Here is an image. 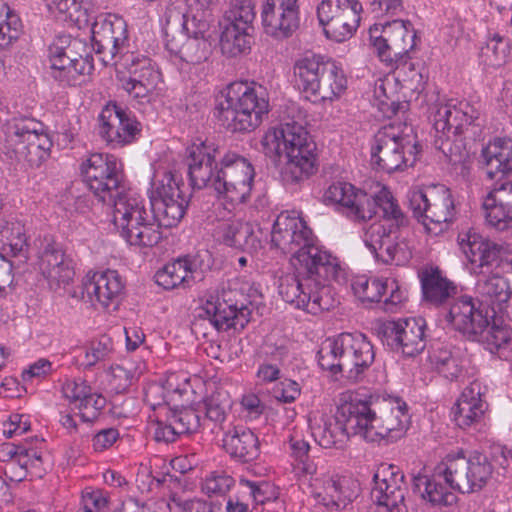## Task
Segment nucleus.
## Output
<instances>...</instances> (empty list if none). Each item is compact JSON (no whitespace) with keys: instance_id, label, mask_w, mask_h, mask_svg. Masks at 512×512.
<instances>
[{"instance_id":"obj_49","label":"nucleus","mask_w":512,"mask_h":512,"mask_svg":"<svg viewBox=\"0 0 512 512\" xmlns=\"http://www.w3.org/2000/svg\"><path fill=\"white\" fill-rule=\"evenodd\" d=\"M352 289L363 302H379L388 290V280L359 276L353 280Z\"/></svg>"},{"instance_id":"obj_60","label":"nucleus","mask_w":512,"mask_h":512,"mask_svg":"<svg viewBox=\"0 0 512 512\" xmlns=\"http://www.w3.org/2000/svg\"><path fill=\"white\" fill-rule=\"evenodd\" d=\"M105 406L106 398L91 389L90 393H87L79 402L78 409L84 422H92L98 418Z\"/></svg>"},{"instance_id":"obj_18","label":"nucleus","mask_w":512,"mask_h":512,"mask_svg":"<svg viewBox=\"0 0 512 512\" xmlns=\"http://www.w3.org/2000/svg\"><path fill=\"white\" fill-rule=\"evenodd\" d=\"M425 327L422 318L387 320L378 325L377 333L391 350L406 357H415L426 347Z\"/></svg>"},{"instance_id":"obj_50","label":"nucleus","mask_w":512,"mask_h":512,"mask_svg":"<svg viewBox=\"0 0 512 512\" xmlns=\"http://www.w3.org/2000/svg\"><path fill=\"white\" fill-rule=\"evenodd\" d=\"M205 406V419L204 425L207 421L212 422L215 426H219L224 430L223 423L226 419L227 409L230 408L231 403L228 394L225 391L213 392L204 401Z\"/></svg>"},{"instance_id":"obj_1","label":"nucleus","mask_w":512,"mask_h":512,"mask_svg":"<svg viewBox=\"0 0 512 512\" xmlns=\"http://www.w3.org/2000/svg\"><path fill=\"white\" fill-rule=\"evenodd\" d=\"M271 242L284 253L293 254L295 260L296 273H286L278 279L282 299L313 315L334 308L337 301L328 283L345 281V271L336 257L314 244L313 232L306 222L281 213L274 222Z\"/></svg>"},{"instance_id":"obj_47","label":"nucleus","mask_w":512,"mask_h":512,"mask_svg":"<svg viewBox=\"0 0 512 512\" xmlns=\"http://www.w3.org/2000/svg\"><path fill=\"white\" fill-rule=\"evenodd\" d=\"M239 485L242 488V494H247L255 502L254 506L279 505L277 502L279 492L272 483L241 478Z\"/></svg>"},{"instance_id":"obj_48","label":"nucleus","mask_w":512,"mask_h":512,"mask_svg":"<svg viewBox=\"0 0 512 512\" xmlns=\"http://www.w3.org/2000/svg\"><path fill=\"white\" fill-rule=\"evenodd\" d=\"M50 13L58 16L63 21H69L81 26L87 21L86 9L79 0H45Z\"/></svg>"},{"instance_id":"obj_62","label":"nucleus","mask_w":512,"mask_h":512,"mask_svg":"<svg viewBox=\"0 0 512 512\" xmlns=\"http://www.w3.org/2000/svg\"><path fill=\"white\" fill-rule=\"evenodd\" d=\"M260 241L254 235L252 226L249 223H238L236 230V239H234V248L247 252H254L260 248Z\"/></svg>"},{"instance_id":"obj_39","label":"nucleus","mask_w":512,"mask_h":512,"mask_svg":"<svg viewBox=\"0 0 512 512\" xmlns=\"http://www.w3.org/2000/svg\"><path fill=\"white\" fill-rule=\"evenodd\" d=\"M317 84L319 88L316 87L311 96L322 101H333L346 90L347 78L343 69L335 61L326 60Z\"/></svg>"},{"instance_id":"obj_43","label":"nucleus","mask_w":512,"mask_h":512,"mask_svg":"<svg viewBox=\"0 0 512 512\" xmlns=\"http://www.w3.org/2000/svg\"><path fill=\"white\" fill-rule=\"evenodd\" d=\"M326 60L320 55H306L297 60L293 67L295 83L300 90L311 95L313 90L319 88L317 82L322 74Z\"/></svg>"},{"instance_id":"obj_6","label":"nucleus","mask_w":512,"mask_h":512,"mask_svg":"<svg viewBox=\"0 0 512 512\" xmlns=\"http://www.w3.org/2000/svg\"><path fill=\"white\" fill-rule=\"evenodd\" d=\"M81 170L86 182H73L62 196L64 208L70 213L89 212L93 197L103 203L111 200L113 190L119 188L122 181L117 162H87L83 163Z\"/></svg>"},{"instance_id":"obj_57","label":"nucleus","mask_w":512,"mask_h":512,"mask_svg":"<svg viewBox=\"0 0 512 512\" xmlns=\"http://www.w3.org/2000/svg\"><path fill=\"white\" fill-rule=\"evenodd\" d=\"M234 479L224 471L211 472L202 483V491L208 497L224 496L234 485Z\"/></svg>"},{"instance_id":"obj_63","label":"nucleus","mask_w":512,"mask_h":512,"mask_svg":"<svg viewBox=\"0 0 512 512\" xmlns=\"http://www.w3.org/2000/svg\"><path fill=\"white\" fill-rule=\"evenodd\" d=\"M169 512H213L210 503L200 499L172 497L168 502Z\"/></svg>"},{"instance_id":"obj_31","label":"nucleus","mask_w":512,"mask_h":512,"mask_svg":"<svg viewBox=\"0 0 512 512\" xmlns=\"http://www.w3.org/2000/svg\"><path fill=\"white\" fill-rule=\"evenodd\" d=\"M39 268L52 289L68 285L75 275L72 259L54 241L47 243L41 252Z\"/></svg>"},{"instance_id":"obj_41","label":"nucleus","mask_w":512,"mask_h":512,"mask_svg":"<svg viewBox=\"0 0 512 512\" xmlns=\"http://www.w3.org/2000/svg\"><path fill=\"white\" fill-rule=\"evenodd\" d=\"M439 475H436V468L432 477L418 475L413 479V489L420 493L421 497L434 506H450L454 504L457 497L441 483Z\"/></svg>"},{"instance_id":"obj_27","label":"nucleus","mask_w":512,"mask_h":512,"mask_svg":"<svg viewBox=\"0 0 512 512\" xmlns=\"http://www.w3.org/2000/svg\"><path fill=\"white\" fill-rule=\"evenodd\" d=\"M225 162V173L216 181L215 192L232 206L245 203L250 197L255 172L251 162Z\"/></svg>"},{"instance_id":"obj_52","label":"nucleus","mask_w":512,"mask_h":512,"mask_svg":"<svg viewBox=\"0 0 512 512\" xmlns=\"http://www.w3.org/2000/svg\"><path fill=\"white\" fill-rule=\"evenodd\" d=\"M186 156L189 160H246L242 156L227 158L221 155L219 147L214 141L197 137L186 148Z\"/></svg>"},{"instance_id":"obj_40","label":"nucleus","mask_w":512,"mask_h":512,"mask_svg":"<svg viewBox=\"0 0 512 512\" xmlns=\"http://www.w3.org/2000/svg\"><path fill=\"white\" fill-rule=\"evenodd\" d=\"M0 243V253H4L5 258L22 256L27 259L29 244L22 223L0 219Z\"/></svg>"},{"instance_id":"obj_17","label":"nucleus","mask_w":512,"mask_h":512,"mask_svg":"<svg viewBox=\"0 0 512 512\" xmlns=\"http://www.w3.org/2000/svg\"><path fill=\"white\" fill-rule=\"evenodd\" d=\"M122 66L128 76L119 77L121 88L139 104L148 103L151 95L162 84V74L155 63L140 54H128L123 58Z\"/></svg>"},{"instance_id":"obj_26","label":"nucleus","mask_w":512,"mask_h":512,"mask_svg":"<svg viewBox=\"0 0 512 512\" xmlns=\"http://www.w3.org/2000/svg\"><path fill=\"white\" fill-rule=\"evenodd\" d=\"M261 19L268 35L278 39L291 36L299 27L298 0H265Z\"/></svg>"},{"instance_id":"obj_58","label":"nucleus","mask_w":512,"mask_h":512,"mask_svg":"<svg viewBox=\"0 0 512 512\" xmlns=\"http://www.w3.org/2000/svg\"><path fill=\"white\" fill-rule=\"evenodd\" d=\"M484 160H512V139L495 137L482 148Z\"/></svg>"},{"instance_id":"obj_36","label":"nucleus","mask_w":512,"mask_h":512,"mask_svg":"<svg viewBox=\"0 0 512 512\" xmlns=\"http://www.w3.org/2000/svg\"><path fill=\"white\" fill-rule=\"evenodd\" d=\"M476 292L481 297L482 303L491 306V313L507 309L512 301V293L509 291L508 282L499 274L486 275L484 271L478 272Z\"/></svg>"},{"instance_id":"obj_51","label":"nucleus","mask_w":512,"mask_h":512,"mask_svg":"<svg viewBox=\"0 0 512 512\" xmlns=\"http://www.w3.org/2000/svg\"><path fill=\"white\" fill-rule=\"evenodd\" d=\"M489 319V326L484 328V331L480 338L475 341L485 342L487 345L500 349L506 346L512 339V329L503 324V321L495 318V314L492 313Z\"/></svg>"},{"instance_id":"obj_45","label":"nucleus","mask_w":512,"mask_h":512,"mask_svg":"<svg viewBox=\"0 0 512 512\" xmlns=\"http://www.w3.org/2000/svg\"><path fill=\"white\" fill-rule=\"evenodd\" d=\"M225 162H193L188 174L193 189L211 186L215 190L216 181L225 173Z\"/></svg>"},{"instance_id":"obj_9","label":"nucleus","mask_w":512,"mask_h":512,"mask_svg":"<svg viewBox=\"0 0 512 512\" xmlns=\"http://www.w3.org/2000/svg\"><path fill=\"white\" fill-rule=\"evenodd\" d=\"M431 121L435 130V146L448 157L446 145L449 134L453 130L455 136L464 135L480 139L483 124L478 109L465 100L449 99L445 103H437L431 108Z\"/></svg>"},{"instance_id":"obj_3","label":"nucleus","mask_w":512,"mask_h":512,"mask_svg":"<svg viewBox=\"0 0 512 512\" xmlns=\"http://www.w3.org/2000/svg\"><path fill=\"white\" fill-rule=\"evenodd\" d=\"M270 109L269 94L256 82L230 83L217 99L215 117L231 132H250L262 122Z\"/></svg>"},{"instance_id":"obj_5","label":"nucleus","mask_w":512,"mask_h":512,"mask_svg":"<svg viewBox=\"0 0 512 512\" xmlns=\"http://www.w3.org/2000/svg\"><path fill=\"white\" fill-rule=\"evenodd\" d=\"M323 370L334 375L341 374L352 382H358L374 362L373 345L362 333H341L327 338L317 353Z\"/></svg>"},{"instance_id":"obj_44","label":"nucleus","mask_w":512,"mask_h":512,"mask_svg":"<svg viewBox=\"0 0 512 512\" xmlns=\"http://www.w3.org/2000/svg\"><path fill=\"white\" fill-rule=\"evenodd\" d=\"M344 425L339 422L337 415L333 421H323V424L311 426L312 435L323 448L342 449L351 436Z\"/></svg>"},{"instance_id":"obj_34","label":"nucleus","mask_w":512,"mask_h":512,"mask_svg":"<svg viewBox=\"0 0 512 512\" xmlns=\"http://www.w3.org/2000/svg\"><path fill=\"white\" fill-rule=\"evenodd\" d=\"M406 404H397L385 409L380 415L374 413L373 431L367 435L368 442L392 443L400 439L406 431Z\"/></svg>"},{"instance_id":"obj_28","label":"nucleus","mask_w":512,"mask_h":512,"mask_svg":"<svg viewBox=\"0 0 512 512\" xmlns=\"http://www.w3.org/2000/svg\"><path fill=\"white\" fill-rule=\"evenodd\" d=\"M364 242L375 258L385 264L403 265L411 257L407 243L381 223H374L367 229Z\"/></svg>"},{"instance_id":"obj_10","label":"nucleus","mask_w":512,"mask_h":512,"mask_svg":"<svg viewBox=\"0 0 512 512\" xmlns=\"http://www.w3.org/2000/svg\"><path fill=\"white\" fill-rule=\"evenodd\" d=\"M493 472V466L485 454L463 450L449 453L436 466V475L443 477L446 484L461 493H471L486 485Z\"/></svg>"},{"instance_id":"obj_12","label":"nucleus","mask_w":512,"mask_h":512,"mask_svg":"<svg viewBox=\"0 0 512 512\" xmlns=\"http://www.w3.org/2000/svg\"><path fill=\"white\" fill-rule=\"evenodd\" d=\"M415 33L409 21L394 20L374 24L369 29L370 44L381 62L390 70L405 72L409 51L414 47Z\"/></svg>"},{"instance_id":"obj_30","label":"nucleus","mask_w":512,"mask_h":512,"mask_svg":"<svg viewBox=\"0 0 512 512\" xmlns=\"http://www.w3.org/2000/svg\"><path fill=\"white\" fill-rule=\"evenodd\" d=\"M91 302L94 299L104 308L116 309L121 301L124 284L116 270L87 274L82 285Z\"/></svg>"},{"instance_id":"obj_24","label":"nucleus","mask_w":512,"mask_h":512,"mask_svg":"<svg viewBox=\"0 0 512 512\" xmlns=\"http://www.w3.org/2000/svg\"><path fill=\"white\" fill-rule=\"evenodd\" d=\"M310 487L315 501L331 510L344 509L359 493L357 481L339 476L311 475Z\"/></svg>"},{"instance_id":"obj_42","label":"nucleus","mask_w":512,"mask_h":512,"mask_svg":"<svg viewBox=\"0 0 512 512\" xmlns=\"http://www.w3.org/2000/svg\"><path fill=\"white\" fill-rule=\"evenodd\" d=\"M362 10V4L358 0H352V3L325 27L326 36L336 42L350 38L359 26Z\"/></svg>"},{"instance_id":"obj_33","label":"nucleus","mask_w":512,"mask_h":512,"mask_svg":"<svg viewBox=\"0 0 512 512\" xmlns=\"http://www.w3.org/2000/svg\"><path fill=\"white\" fill-rule=\"evenodd\" d=\"M111 201L114 206L113 222L120 231L139 224V221H147L146 216L150 214V210H147L145 200L136 193H121L117 188L113 190Z\"/></svg>"},{"instance_id":"obj_8","label":"nucleus","mask_w":512,"mask_h":512,"mask_svg":"<svg viewBox=\"0 0 512 512\" xmlns=\"http://www.w3.org/2000/svg\"><path fill=\"white\" fill-rule=\"evenodd\" d=\"M208 25L193 15L171 9L166 15V48L182 61L198 64L209 56V43L204 38Z\"/></svg>"},{"instance_id":"obj_13","label":"nucleus","mask_w":512,"mask_h":512,"mask_svg":"<svg viewBox=\"0 0 512 512\" xmlns=\"http://www.w3.org/2000/svg\"><path fill=\"white\" fill-rule=\"evenodd\" d=\"M83 43L70 35H57L48 48L51 76L63 86L80 84L81 77L89 75L93 69L91 56H82Z\"/></svg>"},{"instance_id":"obj_11","label":"nucleus","mask_w":512,"mask_h":512,"mask_svg":"<svg viewBox=\"0 0 512 512\" xmlns=\"http://www.w3.org/2000/svg\"><path fill=\"white\" fill-rule=\"evenodd\" d=\"M409 207L430 234L438 235L448 229L455 219V205L450 189L434 184L424 190L412 188L408 194Z\"/></svg>"},{"instance_id":"obj_61","label":"nucleus","mask_w":512,"mask_h":512,"mask_svg":"<svg viewBox=\"0 0 512 512\" xmlns=\"http://www.w3.org/2000/svg\"><path fill=\"white\" fill-rule=\"evenodd\" d=\"M351 3L352 0H322L317 7V17L323 29Z\"/></svg>"},{"instance_id":"obj_23","label":"nucleus","mask_w":512,"mask_h":512,"mask_svg":"<svg viewBox=\"0 0 512 512\" xmlns=\"http://www.w3.org/2000/svg\"><path fill=\"white\" fill-rule=\"evenodd\" d=\"M490 314L480 300L471 296H460L453 301L446 320L467 339L474 341L481 337L484 328L489 326Z\"/></svg>"},{"instance_id":"obj_19","label":"nucleus","mask_w":512,"mask_h":512,"mask_svg":"<svg viewBox=\"0 0 512 512\" xmlns=\"http://www.w3.org/2000/svg\"><path fill=\"white\" fill-rule=\"evenodd\" d=\"M371 499L384 512H415L405 502L407 486L404 474L393 464H381L373 476Z\"/></svg>"},{"instance_id":"obj_4","label":"nucleus","mask_w":512,"mask_h":512,"mask_svg":"<svg viewBox=\"0 0 512 512\" xmlns=\"http://www.w3.org/2000/svg\"><path fill=\"white\" fill-rule=\"evenodd\" d=\"M324 201L338 205L348 217L355 220H370L380 210L383 218L397 228L408 224V218L386 186H381L374 194H368L350 183L336 182L325 191Z\"/></svg>"},{"instance_id":"obj_7","label":"nucleus","mask_w":512,"mask_h":512,"mask_svg":"<svg viewBox=\"0 0 512 512\" xmlns=\"http://www.w3.org/2000/svg\"><path fill=\"white\" fill-rule=\"evenodd\" d=\"M287 111L291 121H285L265 134L262 141L265 155L285 157L286 160H312L316 145L304 127L307 112L296 103H291Z\"/></svg>"},{"instance_id":"obj_20","label":"nucleus","mask_w":512,"mask_h":512,"mask_svg":"<svg viewBox=\"0 0 512 512\" xmlns=\"http://www.w3.org/2000/svg\"><path fill=\"white\" fill-rule=\"evenodd\" d=\"M232 291L211 295L200 308L198 317L207 319L217 331L231 328L243 330L250 321L251 309L244 303L232 299Z\"/></svg>"},{"instance_id":"obj_16","label":"nucleus","mask_w":512,"mask_h":512,"mask_svg":"<svg viewBox=\"0 0 512 512\" xmlns=\"http://www.w3.org/2000/svg\"><path fill=\"white\" fill-rule=\"evenodd\" d=\"M92 41L96 54L104 65L123 63L129 46L128 30L125 20L116 14H102L96 17L92 25Z\"/></svg>"},{"instance_id":"obj_59","label":"nucleus","mask_w":512,"mask_h":512,"mask_svg":"<svg viewBox=\"0 0 512 512\" xmlns=\"http://www.w3.org/2000/svg\"><path fill=\"white\" fill-rule=\"evenodd\" d=\"M169 417L180 435L196 432L201 426L200 416L192 408L174 411Z\"/></svg>"},{"instance_id":"obj_32","label":"nucleus","mask_w":512,"mask_h":512,"mask_svg":"<svg viewBox=\"0 0 512 512\" xmlns=\"http://www.w3.org/2000/svg\"><path fill=\"white\" fill-rule=\"evenodd\" d=\"M374 411L367 401L351 399L339 405L337 419L350 435H359L368 441L367 435L373 431Z\"/></svg>"},{"instance_id":"obj_56","label":"nucleus","mask_w":512,"mask_h":512,"mask_svg":"<svg viewBox=\"0 0 512 512\" xmlns=\"http://www.w3.org/2000/svg\"><path fill=\"white\" fill-rule=\"evenodd\" d=\"M510 51L509 40L499 33L490 37L483 49V54L493 66H499L506 62Z\"/></svg>"},{"instance_id":"obj_25","label":"nucleus","mask_w":512,"mask_h":512,"mask_svg":"<svg viewBox=\"0 0 512 512\" xmlns=\"http://www.w3.org/2000/svg\"><path fill=\"white\" fill-rule=\"evenodd\" d=\"M99 122V134L112 147L130 144L141 130L136 118L116 104L102 110Z\"/></svg>"},{"instance_id":"obj_46","label":"nucleus","mask_w":512,"mask_h":512,"mask_svg":"<svg viewBox=\"0 0 512 512\" xmlns=\"http://www.w3.org/2000/svg\"><path fill=\"white\" fill-rule=\"evenodd\" d=\"M220 47L222 53L230 57L244 53L250 48V30L225 22Z\"/></svg>"},{"instance_id":"obj_38","label":"nucleus","mask_w":512,"mask_h":512,"mask_svg":"<svg viewBox=\"0 0 512 512\" xmlns=\"http://www.w3.org/2000/svg\"><path fill=\"white\" fill-rule=\"evenodd\" d=\"M423 300L427 303L440 306L446 304L457 294V286L443 276L438 267L422 271L419 275Z\"/></svg>"},{"instance_id":"obj_14","label":"nucleus","mask_w":512,"mask_h":512,"mask_svg":"<svg viewBox=\"0 0 512 512\" xmlns=\"http://www.w3.org/2000/svg\"><path fill=\"white\" fill-rule=\"evenodd\" d=\"M5 135L12 150L11 160H45L49 156L52 141L44 125L34 118L17 117L7 121Z\"/></svg>"},{"instance_id":"obj_64","label":"nucleus","mask_w":512,"mask_h":512,"mask_svg":"<svg viewBox=\"0 0 512 512\" xmlns=\"http://www.w3.org/2000/svg\"><path fill=\"white\" fill-rule=\"evenodd\" d=\"M22 27L20 17H12L7 27H0V48L5 49L11 46L20 37Z\"/></svg>"},{"instance_id":"obj_21","label":"nucleus","mask_w":512,"mask_h":512,"mask_svg":"<svg viewBox=\"0 0 512 512\" xmlns=\"http://www.w3.org/2000/svg\"><path fill=\"white\" fill-rule=\"evenodd\" d=\"M420 149L421 145L415 141L412 126L393 122L382 127L375 134L371 145V158L386 160L397 157L406 160V153L416 157Z\"/></svg>"},{"instance_id":"obj_15","label":"nucleus","mask_w":512,"mask_h":512,"mask_svg":"<svg viewBox=\"0 0 512 512\" xmlns=\"http://www.w3.org/2000/svg\"><path fill=\"white\" fill-rule=\"evenodd\" d=\"M495 168L492 162H485L482 167L486 177L496 180L494 188L483 202L487 223L498 231L512 228V181L506 177L512 173V162H497Z\"/></svg>"},{"instance_id":"obj_53","label":"nucleus","mask_w":512,"mask_h":512,"mask_svg":"<svg viewBox=\"0 0 512 512\" xmlns=\"http://www.w3.org/2000/svg\"><path fill=\"white\" fill-rule=\"evenodd\" d=\"M255 7L252 0H237L231 9L226 12L225 22L231 25L253 30Z\"/></svg>"},{"instance_id":"obj_35","label":"nucleus","mask_w":512,"mask_h":512,"mask_svg":"<svg viewBox=\"0 0 512 512\" xmlns=\"http://www.w3.org/2000/svg\"><path fill=\"white\" fill-rule=\"evenodd\" d=\"M480 384L471 383L466 387L453 408L454 421L460 428H466L477 423L488 408L482 399Z\"/></svg>"},{"instance_id":"obj_22","label":"nucleus","mask_w":512,"mask_h":512,"mask_svg":"<svg viewBox=\"0 0 512 512\" xmlns=\"http://www.w3.org/2000/svg\"><path fill=\"white\" fill-rule=\"evenodd\" d=\"M209 269L210 254L208 251H202L167 263L156 272L155 279L156 283L166 290L188 288L202 281L205 271Z\"/></svg>"},{"instance_id":"obj_29","label":"nucleus","mask_w":512,"mask_h":512,"mask_svg":"<svg viewBox=\"0 0 512 512\" xmlns=\"http://www.w3.org/2000/svg\"><path fill=\"white\" fill-rule=\"evenodd\" d=\"M457 242L467 260L475 265L473 268L475 273L479 272L476 269L483 271L486 268L489 271L499 260H503L507 252V246L497 244L473 229L460 232Z\"/></svg>"},{"instance_id":"obj_2","label":"nucleus","mask_w":512,"mask_h":512,"mask_svg":"<svg viewBox=\"0 0 512 512\" xmlns=\"http://www.w3.org/2000/svg\"><path fill=\"white\" fill-rule=\"evenodd\" d=\"M151 181L154 190L150 195V214L146 216L147 221H139V224L120 231L130 245H157L162 238L160 228L176 226L184 217L192 197V192L173 170L154 169Z\"/></svg>"},{"instance_id":"obj_55","label":"nucleus","mask_w":512,"mask_h":512,"mask_svg":"<svg viewBox=\"0 0 512 512\" xmlns=\"http://www.w3.org/2000/svg\"><path fill=\"white\" fill-rule=\"evenodd\" d=\"M111 338L103 335L98 340L91 341L85 349L82 365L85 369H91L98 362L104 361L113 352Z\"/></svg>"},{"instance_id":"obj_37","label":"nucleus","mask_w":512,"mask_h":512,"mask_svg":"<svg viewBox=\"0 0 512 512\" xmlns=\"http://www.w3.org/2000/svg\"><path fill=\"white\" fill-rule=\"evenodd\" d=\"M223 448L233 458L250 462L259 456L257 436L244 426H234L224 433Z\"/></svg>"},{"instance_id":"obj_54","label":"nucleus","mask_w":512,"mask_h":512,"mask_svg":"<svg viewBox=\"0 0 512 512\" xmlns=\"http://www.w3.org/2000/svg\"><path fill=\"white\" fill-rule=\"evenodd\" d=\"M281 178L285 183H297L318 171V162H278Z\"/></svg>"}]
</instances>
